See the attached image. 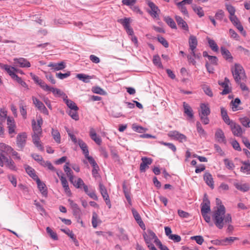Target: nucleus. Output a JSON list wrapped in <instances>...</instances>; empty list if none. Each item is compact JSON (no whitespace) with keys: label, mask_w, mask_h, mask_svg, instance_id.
<instances>
[{"label":"nucleus","mask_w":250,"mask_h":250,"mask_svg":"<svg viewBox=\"0 0 250 250\" xmlns=\"http://www.w3.org/2000/svg\"><path fill=\"white\" fill-rule=\"evenodd\" d=\"M14 61L15 64H17L21 67H29L31 65L29 62L22 58H15Z\"/></svg>","instance_id":"16"},{"label":"nucleus","mask_w":250,"mask_h":250,"mask_svg":"<svg viewBox=\"0 0 250 250\" xmlns=\"http://www.w3.org/2000/svg\"><path fill=\"white\" fill-rule=\"evenodd\" d=\"M240 121L242 125L246 127H250V119L247 117L240 118Z\"/></svg>","instance_id":"49"},{"label":"nucleus","mask_w":250,"mask_h":250,"mask_svg":"<svg viewBox=\"0 0 250 250\" xmlns=\"http://www.w3.org/2000/svg\"><path fill=\"white\" fill-rule=\"evenodd\" d=\"M132 129L134 131L138 133H143L147 130V129L142 127V126L138 125L136 124H133L132 125Z\"/></svg>","instance_id":"42"},{"label":"nucleus","mask_w":250,"mask_h":250,"mask_svg":"<svg viewBox=\"0 0 250 250\" xmlns=\"http://www.w3.org/2000/svg\"><path fill=\"white\" fill-rule=\"evenodd\" d=\"M183 107L184 109V113L188 116L190 118L193 117V111L190 106L186 103H183Z\"/></svg>","instance_id":"35"},{"label":"nucleus","mask_w":250,"mask_h":250,"mask_svg":"<svg viewBox=\"0 0 250 250\" xmlns=\"http://www.w3.org/2000/svg\"><path fill=\"white\" fill-rule=\"evenodd\" d=\"M123 190L125 196L129 204H131V200L130 196V192L128 189L125 187V185H123Z\"/></svg>","instance_id":"48"},{"label":"nucleus","mask_w":250,"mask_h":250,"mask_svg":"<svg viewBox=\"0 0 250 250\" xmlns=\"http://www.w3.org/2000/svg\"><path fill=\"white\" fill-rule=\"evenodd\" d=\"M233 134L236 136H241L243 133L241 127L234 122H232L229 125Z\"/></svg>","instance_id":"14"},{"label":"nucleus","mask_w":250,"mask_h":250,"mask_svg":"<svg viewBox=\"0 0 250 250\" xmlns=\"http://www.w3.org/2000/svg\"><path fill=\"white\" fill-rule=\"evenodd\" d=\"M48 91L52 92L55 96L62 97L63 100L67 98V95L59 89L50 87Z\"/></svg>","instance_id":"29"},{"label":"nucleus","mask_w":250,"mask_h":250,"mask_svg":"<svg viewBox=\"0 0 250 250\" xmlns=\"http://www.w3.org/2000/svg\"><path fill=\"white\" fill-rule=\"evenodd\" d=\"M142 163L140 164V169L141 172H145L148 166L152 162V159L150 158L142 157L141 159Z\"/></svg>","instance_id":"15"},{"label":"nucleus","mask_w":250,"mask_h":250,"mask_svg":"<svg viewBox=\"0 0 250 250\" xmlns=\"http://www.w3.org/2000/svg\"><path fill=\"white\" fill-rule=\"evenodd\" d=\"M100 189L101 193L105 200L106 203L107 205L109 204V200L108 199V195L106 189H105V187L102 184H100Z\"/></svg>","instance_id":"36"},{"label":"nucleus","mask_w":250,"mask_h":250,"mask_svg":"<svg viewBox=\"0 0 250 250\" xmlns=\"http://www.w3.org/2000/svg\"><path fill=\"white\" fill-rule=\"evenodd\" d=\"M194 12L200 17H202L204 15V11L201 7H195L193 8Z\"/></svg>","instance_id":"63"},{"label":"nucleus","mask_w":250,"mask_h":250,"mask_svg":"<svg viewBox=\"0 0 250 250\" xmlns=\"http://www.w3.org/2000/svg\"><path fill=\"white\" fill-rule=\"evenodd\" d=\"M33 103L35 106L42 113L48 115L49 112L43 104L35 97H32Z\"/></svg>","instance_id":"9"},{"label":"nucleus","mask_w":250,"mask_h":250,"mask_svg":"<svg viewBox=\"0 0 250 250\" xmlns=\"http://www.w3.org/2000/svg\"><path fill=\"white\" fill-rule=\"evenodd\" d=\"M238 240L237 237H227L223 240L220 241L219 244V245H226L229 244H231L235 240Z\"/></svg>","instance_id":"40"},{"label":"nucleus","mask_w":250,"mask_h":250,"mask_svg":"<svg viewBox=\"0 0 250 250\" xmlns=\"http://www.w3.org/2000/svg\"><path fill=\"white\" fill-rule=\"evenodd\" d=\"M208 43L211 49L215 52L218 51V47L215 41L210 38H207Z\"/></svg>","instance_id":"43"},{"label":"nucleus","mask_w":250,"mask_h":250,"mask_svg":"<svg viewBox=\"0 0 250 250\" xmlns=\"http://www.w3.org/2000/svg\"><path fill=\"white\" fill-rule=\"evenodd\" d=\"M240 102V100L239 98H236L234 100L231 102V104H232V110L233 111H235L238 109V106Z\"/></svg>","instance_id":"50"},{"label":"nucleus","mask_w":250,"mask_h":250,"mask_svg":"<svg viewBox=\"0 0 250 250\" xmlns=\"http://www.w3.org/2000/svg\"><path fill=\"white\" fill-rule=\"evenodd\" d=\"M167 136L173 140L183 143L187 141V138L183 134H182L176 130H172L168 132Z\"/></svg>","instance_id":"5"},{"label":"nucleus","mask_w":250,"mask_h":250,"mask_svg":"<svg viewBox=\"0 0 250 250\" xmlns=\"http://www.w3.org/2000/svg\"><path fill=\"white\" fill-rule=\"evenodd\" d=\"M0 67L4 69L13 79H14L18 76L15 73L16 72L18 71V70L15 67L2 63H0Z\"/></svg>","instance_id":"11"},{"label":"nucleus","mask_w":250,"mask_h":250,"mask_svg":"<svg viewBox=\"0 0 250 250\" xmlns=\"http://www.w3.org/2000/svg\"><path fill=\"white\" fill-rule=\"evenodd\" d=\"M143 237L146 243L148 246L153 245L151 242L154 238L156 237V234L152 230H148L147 233H144L143 234Z\"/></svg>","instance_id":"10"},{"label":"nucleus","mask_w":250,"mask_h":250,"mask_svg":"<svg viewBox=\"0 0 250 250\" xmlns=\"http://www.w3.org/2000/svg\"><path fill=\"white\" fill-rule=\"evenodd\" d=\"M76 77L84 83H88L89 82L88 80L91 79L90 76L86 75L84 74H78Z\"/></svg>","instance_id":"46"},{"label":"nucleus","mask_w":250,"mask_h":250,"mask_svg":"<svg viewBox=\"0 0 250 250\" xmlns=\"http://www.w3.org/2000/svg\"><path fill=\"white\" fill-rule=\"evenodd\" d=\"M89 136L92 140H93L97 144L100 145L101 144L102 140L101 138L97 135L95 129L93 127L90 128Z\"/></svg>","instance_id":"22"},{"label":"nucleus","mask_w":250,"mask_h":250,"mask_svg":"<svg viewBox=\"0 0 250 250\" xmlns=\"http://www.w3.org/2000/svg\"><path fill=\"white\" fill-rule=\"evenodd\" d=\"M51 135L53 139L58 144L61 143V135L57 129L52 128Z\"/></svg>","instance_id":"33"},{"label":"nucleus","mask_w":250,"mask_h":250,"mask_svg":"<svg viewBox=\"0 0 250 250\" xmlns=\"http://www.w3.org/2000/svg\"><path fill=\"white\" fill-rule=\"evenodd\" d=\"M197 131L200 136L205 137L206 133L204 129L202 128L201 124L199 122H196Z\"/></svg>","instance_id":"45"},{"label":"nucleus","mask_w":250,"mask_h":250,"mask_svg":"<svg viewBox=\"0 0 250 250\" xmlns=\"http://www.w3.org/2000/svg\"><path fill=\"white\" fill-rule=\"evenodd\" d=\"M157 39L158 42L161 43L165 47L167 48L168 47V43L164 38L159 35L157 37Z\"/></svg>","instance_id":"55"},{"label":"nucleus","mask_w":250,"mask_h":250,"mask_svg":"<svg viewBox=\"0 0 250 250\" xmlns=\"http://www.w3.org/2000/svg\"><path fill=\"white\" fill-rule=\"evenodd\" d=\"M189 49H196L198 42L197 38L193 35H190L188 40Z\"/></svg>","instance_id":"32"},{"label":"nucleus","mask_w":250,"mask_h":250,"mask_svg":"<svg viewBox=\"0 0 250 250\" xmlns=\"http://www.w3.org/2000/svg\"><path fill=\"white\" fill-rule=\"evenodd\" d=\"M224 164L226 167L229 169H232L234 167L233 163L228 159H225L224 160Z\"/></svg>","instance_id":"60"},{"label":"nucleus","mask_w":250,"mask_h":250,"mask_svg":"<svg viewBox=\"0 0 250 250\" xmlns=\"http://www.w3.org/2000/svg\"><path fill=\"white\" fill-rule=\"evenodd\" d=\"M78 143L80 147L83 150V153L84 154V156L88 155V154H89V151L86 144L81 139L78 140Z\"/></svg>","instance_id":"38"},{"label":"nucleus","mask_w":250,"mask_h":250,"mask_svg":"<svg viewBox=\"0 0 250 250\" xmlns=\"http://www.w3.org/2000/svg\"><path fill=\"white\" fill-rule=\"evenodd\" d=\"M46 231L52 239L55 240L58 239L57 233L53 231L49 227L46 228Z\"/></svg>","instance_id":"52"},{"label":"nucleus","mask_w":250,"mask_h":250,"mask_svg":"<svg viewBox=\"0 0 250 250\" xmlns=\"http://www.w3.org/2000/svg\"><path fill=\"white\" fill-rule=\"evenodd\" d=\"M42 166L44 167H47L49 169L52 170V171H55V168L53 167V166L52 165V164L48 161H43L42 163Z\"/></svg>","instance_id":"59"},{"label":"nucleus","mask_w":250,"mask_h":250,"mask_svg":"<svg viewBox=\"0 0 250 250\" xmlns=\"http://www.w3.org/2000/svg\"><path fill=\"white\" fill-rule=\"evenodd\" d=\"M61 181L66 194L68 196H71V192L69 188L68 183L66 179L62 175L61 176Z\"/></svg>","instance_id":"20"},{"label":"nucleus","mask_w":250,"mask_h":250,"mask_svg":"<svg viewBox=\"0 0 250 250\" xmlns=\"http://www.w3.org/2000/svg\"><path fill=\"white\" fill-rule=\"evenodd\" d=\"M4 165L11 170H17L16 166L13 160L8 158L4 154L0 153V166L2 167Z\"/></svg>","instance_id":"4"},{"label":"nucleus","mask_w":250,"mask_h":250,"mask_svg":"<svg viewBox=\"0 0 250 250\" xmlns=\"http://www.w3.org/2000/svg\"><path fill=\"white\" fill-rule=\"evenodd\" d=\"M65 103L66 104L67 106L70 109V110H78L79 108L76 104L72 101L69 100L67 98H64L63 100Z\"/></svg>","instance_id":"39"},{"label":"nucleus","mask_w":250,"mask_h":250,"mask_svg":"<svg viewBox=\"0 0 250 250\" xmlns=\"http://www.w3.org/2000/svg\"><path fill=\"white\" fill-rule=\"evenodd\" d=\"M242 171L247 174H250V163L245 164V166L241 168Z\"/></svg>","instance_id":"64"},{"label":"nucleus","mask_w":250,"mask_h":250,"mask_svg":"<svg viewBox=\"0 0 250 250\" xmlns=\"http://www.w3.org/2000/svg\"><path fill=\"white\" fill-rule=\"evenodd\" d=\"M175 20L177 23L178 25L181 27L182 29L188 31V26L187 22L180 16H176Z\"/></svg>","instance_id":"27"},{"label":"nucleus","mask_w":250,"mask_h":250,"mask_svg":"<svg viewBox=\"0 0 250 250\" xmlns=\"http://www.w3.org/2000/svg\"><path fill=\"white\" fill-rule=\"evenodd\" d=\"M38 84H39L43 90L46 91H48L50 87L42 80L38 83Z\"/></svg>","instance_id":"61"},{"label":"nucleus","mask_w":250,"mask_h":250,"mask_svg":"<svg viewBox=\"0 0 250 250\" xmlns=\"http://www.w3.org/2000/svg\"><path fill=\"white\" fill-rule=\"evenodd\" d=\"M20 111L23 118L26 119L27 116L26 106H24L22 104H21L20 105Z\"/></svg>","instance_id":"58"},{"label":"nucleus","mask_w":250,"mask_h":250,"mask_svg":"<svg viewBox=\"0 0 250 250\" xmlns=\"http://www.w3.org/2000/svg\"><path fill=\"white\" fill-rule=\"evenodd\" d=\"M153 62L155 65L159 67L162 68L163 67L160 58L158 55H155L153 57Z\"/></svg>","instance_id":"53"},{"label":"nucleus","mask_w":250,"mask_h":250,"mask_svg":"<svg viewBox=\"0 0 250 250\" xmlns=\"http://www.w3.org/2000/svg\"><path fill=\"white\" fill-rule=\"evenodd\" d=\"M42 137V134L39 135L37 134H32V142L35 146L41 151L43 150V146L41 142V138Z\"/></svg>","instance_id":"13"},{"label":"nucleus","mask_w":250,"mask_h":250,"mask_svg":"<svg viewBox=\"0 0 250 250\" xmlns=\"http://www.w3.org/2000/svg\"><path fill=\"white\" fill-rule=\"evenodd\" d=\"M120 22L123 25L125 29L130 27L129 19L125 18L124 19H121Z\"/></svg>","instance_id":"56"},{"label":"nucleus","mask_w":250,"mask_h":250,"mask_svg":"<svg viewBox=\"0 0 250 250\" xmlns=\"http://www.w3.org/2000/svg\"><path fill=\"white\" fill-rule=\"evenodd\" d=\"M221 52L223 57L229 62H232L233 57L230 52L224 47H221Z\"/></svg>","instance_id":"26"},{"label":"nucleus","mask_w":250,"mask_h":250,"mask_svg":"<svg viewBox=\"0 0 250 250\" xmlns=\"http://www.w3.org/2000/svg\"><path fill=\"white\" fill-rule=\"evenodd\" d=\"M189 51L190 53L189 55H191L197 59H199L201 58V54L200 53L197 52L196 49H189Z\"/></svg>","instance_id":"54"},{"label":"nucleus","mask_w":250,"mask_h":250,"mask_svg":"<svg viewBox=\"0 0 250 250\" xmlns=\"http://www.w3.org/2000/svg\"><path fill=\"white\" fill-rule=\"evenodd\" d=\"M165 21H166V22H167V23L173 29H176L177 28V27H176V23L175 22V21H173V20L169 17H166L165 18Z\"/></svg>","instance_id":"47"},{"label":"nucleus","mask_w":250,"mask_h":250,"mask_svg":"<svg viewBox=\"0 0 250 250\" xmlns=\"http://www.w3.org/2000/svg\"><path fill=\"white\" fill-rule=\"evenodd\" d=\"M147 5L150 8V10L148 11L149 14L153 18L159 19V14L160 10L158 7L152 1H147Z\"/></svg>","instance_id":"7"},{"label":"nucleus","mask_w":250,"mask_h":250,"mask_svg":"<svg viewBox=\"0 0 250 250\" xmlns=\"http://www.w3.org/2000/svg\"><path fill=\"white\" fill-rule=\"evenodd\" d=\"M210 113V110L208 104L203 103L200 104V109L199 110V116H208Z\"/></svg>","instance_id":"21"},{"label":"nucleus","mask_w":250,"mask_h":250,"mask_svg":"<svg viewBox=\"0 0 250 250\" xmlns=\"http://www.w3.org/2000/svg\"><path fill=\"white\" fill-rule=\"evenodd\" d=\"M69 166V163H66L65 164V165L64 166L63 169H64V171L65 172L67 176L69 178V181L72 182V180H73L74 176L73 175V172L71 170Z\"/></svg>","instance_id":"34"},{"label":"nucleus","mask_w":250,"mask_h":250,"mask_svg":"<svg viewBox=\"0 0 250 250\" xmlns=\"http://www.w3.org/2000/svg\"><path fill=\"white\" fill-rule=\"evenodd\" d=\"M234 186L239 190L245 192L250 189V185L248 183H234Z\"/></svg>","instance_id":"19"},{"label":"nucleus","mask_w":250,"mask_h":250,"mask_svg":"<svg viewBox=\"0 0 250 250\" xmlns=\"http://www.w3.org/2000/svg\"><path fill=\"white\" fill-rule=\"evenodd\" d=\"M27 135L25 132L19 134L16 138V143L18 147L22 149L25 146Z\"/></svg>","instance_id":"8"},{"label":"nucleus","mask_w":250,"mask_h":250,"mask_svg":"<svg viewBox=\"0 0 250 250\" xmlns=\"http://www.w3.org/2000/svg\"><path fill=\"white\" fill-rule=\"evenodd\" d=\"M43 121L41 117L37 119V122L35 120L32 121V126L33 129V134H37L40 135L42 134V125Z\"/></svg>","instance_id":"6"},{"label":"nucleus","mask_w":250,"mask_h":250,"mask_svg":"<svg viewBox=\"0 0 250 250\" xmlns=\"http://www.w3.org/2000/svg\"><path fill=\"white\" fill-rule=\"evenodd\" d=\"M101 223L100 220L98 219L97 214L94 212L92 213V224L93 228H96L98 225Z\"/></svg>","instance_id":"41"},{"label":"nucleus","mask_w":250,"mask_h":250,"mask_svg":"<svg viewBox=\"0 0 250 250\" xmlns=\"http://www.w3.org/2000/svg\"><path fill=\"white\" fill-rule=\"evenodd\" d=\"M210 211V201L205 194L203 201L201 204V212L203 217L208 223H210V217L208 214Z\"/></svg>","instance_id":"2"},{"label":"nucleus","mask_w":250,"mask_h":250,"mask_svg":"<svg viewBox=\"0 0 250 250\" xmlns=\"http://www.w3.org/2000/svg\"><path fill=\"white\" fill-rule=\"evenodd\" d=\"M132 212L135 220L137 221L140 227L142 228H143V227H145V224L138 212L134 208L132 209Z\"/></svg>","instance_id":"30"},{"label":"nucleus","mask_w":250,"mask_h":250,"mask_svg":"<svg viewBox=\"0 0 250 250\" xmlns=\"http://www.w3.org/2000/svg\"><path fill=\"white\" fill-rule=\"evenodd\" d=\"M191 239L194 240L199 245H202L204 242V239L201 236H194L191 237Z\"/></svg>","instance_id":"62"},{"label":"nucleus","mask_w":250,"mask_h":250,"mask_svg":"<svg viewBox=\"0 0 250 250\" xmlns=\"http://www.w3.org/2000/svg\"><path fill=\"white\" fill-rule=\"evenodd\" d=\"M226 209L223 205H220L213 211L212 218L215 226L219 229H222L224 223L231 222V216L230 214L225 215Z\"/></svg>","instance_id":"1"},{"label":"nucleus","mask_w":250,"mask_h":250,"mask_svg":"<svg viewBox=\"0 0 250 250\" xmlns=\"http://www.w3.org/2000/svg\"><path fill=\"white\" fill-rule=\"evenodd\" d=\"M78 110H70L68 113L70 117L74 120L77 121L79 120V115L78 113Z\"/></svg>","instance_id":"51"},{"label":"nucleus","mask_w":250,"mask_h":250,"mask_svg":"<svg viewBox=\"0 0 250 250\" xmlns=\"http://www.w3.org/2000/svg\"><path fill=\"white\" fill-rule=\"evenodd\" d=\"M12 151H13V148L11 146L5 143H0V153L9 155Z\"/></svg>","instance_id":"24"},{"label":"nucleus","mask_w":250,"mask_h":250,"mask_svg":"<svg viewBox=\"0 0 250 250\" xmlns=\"http://www.w3.org/2000/svg\"><path fill=\"white\" fill-rule=\"evenodd\" d=\"M215 137L216 140L219 143H226V138L223 130L220 128H218L215 134Z\"/></svg>","instance_id":"17"},{"label":"nucleus","mask_w":250,"mask_h":250,"mask_svg":"<svg viewBox=\"0 0 250 250\" xmlns=\"http://www.w3.org/2000/svg\"><path fill=\"white\" fill-rule=\"evenodd\" d=\"M221 113L222 119L226 124L229 125L233 122L228 116L227 110L223 107L221 108Z\"/></svg>","instance_id":"31"},{"label":"nucleus","mask_w":250,"mask_h":250,"mask_svg":"<svg viewBox=\"0 0 250 250\" xmlns=\"http://www.w3.org/2000/svg\"><path fill=\"white\" fill-rule=\"evenodd\" d=\"M234 80L237 83H239L242 79L245 77V73L244 68L239 63H235L234 66L231 67Z\"/></svg>","instance_id":"3"},{"label":"nucleus","mask_w":250,"mask_h":250,"mask_svg":"<svg viewBox=\"0 0 250 250\" xmlns=\"http://www.w3.org/2000/svg\"><path fill=\"white\" fill-rule=\"evenodd\" d=\"M204 180L207 185L211 188H214V181L212 175L209 172H206L204 175Z\"/></svg>","instance_id":"23"},{"label":"nucleus","mask_w":250,"mask_h":250,"mask_svg":"<svg viewBox=\"0 0 250 250\" xmlns=\"http://www.w3.org/2000/svg\"><path fill=\"white\" fill-rule=\"evenodd\" d=\"M68 202L73 210V214L74 215H80L81 213V210L78 205L70 199L68 200Z\"/></svg>","instance_id":"25"},{"label":"nucleus","mask_w":250,"mask_h":250,"mask_svg":"<svg viewBox=\"0 0 250 250\" xmlns=\"http://www.w3.org/2000/svg\"><path fill=\"white\" fill-rule=\"evenodd\" d=\"M48 66L51 67L54 71H59L64 69L65 67V64L63 62L59 63L50 62L48 64Z\"/></svg>","instance_id":"28"},{"label":"nucleus","mask_w":250,"mask_h":250,"mask_svg":"<svg viewBox=\"0 0 250 250\" xmlns=\"http://www.w3.org/2000/svg\"><path fill=\"white\" fill-rule=\"evenodd\" d=\"M72 182H70L71 184L77 188L83 189L84 192L87 191V186H86L83 181V180L78 178L76 180H75L74 178L72 180Z\"/></svg>","instance_id":"12"},{"label":"nucleus","mask_w":250,"mask_h":250,"mask_svg":"<svg viewBox=\"0 0 250 250\" xmlns=\"http://www.w3.org/2000/svg\"><path fill=\"white\" fill-rule=\"evenodd\" d=\"M7 127L8 128V133L10 134L15 133L16 124L14 120L8 117L7 118Z\"/></svg>","instance_id":"18"},{"label":"nucleus","mask_w":250,"mask_h":250,"mask_svg":"<svg viewBox=\"0 0 250 250\" xmlns=\"http://www.w3.org/2000/svg\"><path fill=\"white\" fill-rule=\"evenodd\" d=\"M160 143L161 145L167 146L170 149L172 150V151L173 152H175L176 151V147L172 143H166L163 141L160 142Z\"/></svg>","instance_id":"57"},{"label":"nucleus","mask_w":250,"mask_h":250,"mask_svg":"<svg viewBox=\"0 0 250 250\" xmlns=\"http://www.w3.org/2000/svg\"><path fill=\"white\" fill-rule=\"evenodd\" d=\"M35 180L36 181L37 184L38 185V187L40 191L42 194H46L47 192L45 185L43 183H42L39 178L36 179Z\"/></svg>","instance_id":"37"},{"label":"nucleus","mask_w":250,"mask_h":250,"mask_svg":"<svg viewBox=\"0 0 250 250\" xmlns=\"http://www.w3.org/2000/svg\"><path fill=\"white\" fill-rule=\"evenodd\" d=\"M26 172L35 180L38 178L36 174L35 170L32 167L28 166L25 167Z\"/></svg>","instance_id":"44"}]
</instances>
